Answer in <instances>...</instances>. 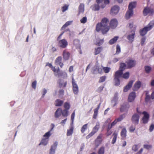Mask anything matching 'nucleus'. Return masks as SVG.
Here are the masks:
<instances>
[{"label": "nucleus", "mask_w": 154, "mask_h": 154, "mask_svg": "<svg viewBox=\"0 0 154 154\" xmlns=\"http://www.w3.org/2000/svg\"><path fill=\"white\" fill-rule=\"evenodd\" d=\"M109 23L108 19L105 17L103 18L100 23H98L96 26V30L97 32L101 31L103 34H106L109 30V27L108 26Z\"/></svg>", "instance_id": "obj_1"}, {"label": "nucleus", "mask_w": 154, "mask_h": 154, "mask_svg": "<svg viewBox=\"0 0 154 154\" xmlns=\"http://www.w3.org/2000/svg\"><path fill=\"white\" fill-rule=\"evenodd\" d=\"M154 26V21H151L146 26L140 30V33L141 35L143 36L147 33V32L150 30Z\"/></svg>", "instance_id": "obj_2"}, {"label": "nucleus", "mask_w": 154, "mask_h": 154, "mask_svg": "<svg viewBox=\"0 0 154 154\" xmlns=\"http://www.w3.org/2000/svg\"><path fill=\"white\" fill-rule=\"evenodd\" d=\"M136 5L135 2H132L130 3L128 6L129 10L127 12L125 17L126 19H128L132 16L133 14V9L134 8Z\"/></svg>", "instance_id": "obj_3"}, {"label": "nucleus", "mask_w": 154, "mask_h": 154, "mask_svg": "<svg viewBox=\"0 0 154 154\" xmlns=\"http://www.w3.org/2000/svg\"><path fill=\"white\" fill-rule=\"evenodd\" d=\"M125 62L128 69H131L134 67L137 63L135 60L131 58L127 59Z\"/></svg>", "instance_id": "obj_4"}, {"label": "nucleus", "mask_w": 154, "mask_h": 154, "mask_svg": "<svg viewBox=\"0 0 154 154\" xmlns=\"http://www.w3.org/2000/svg\"><path fill=\"white\" fill-rule=\"evenodd\" d=\"M99 128L100 124L99 122H97L95 126L93 128L92 131L86 136V139H89L94 135L98 131Z\"/></svg>", "instance_id": "obj_5"}, {"label": "nucleus", "mask_w": 154, "mask_h": 154, "mask_svg": "<svg viewBox=\"0 0 154 154\" xmlns=\"http://www.w3.org/2000/svg\"><path fill=\"white\" fill-rule=\"evenodd\" d=\"M68 45V42L65 39H63L59 41L58 45V46L62 48H66Z\"/></svg>", "instance_id": "obj_6"}, {"label": "nucleus", "mask_w": 154, "mask_h": 154, "mask_svg": "<svg viewBox=\"0 0 154 154\" xmlns=\"http://www.w3.org/2000/svg\"><path fill=\"white\" fill-rule=\"evenodd\" d=\"M73 91L75 94H77L79 92V88L78 85L75 82V80L73 78L72 79Z\"/></svg>", "instance_id": "obj_7"}, {"label": "nucleus", "mask_w": 154, "mask_h": 154, "mask_svg": "<svg viewBox=\"0 0 154 154\" xmlns=\"http://www.w3.org/2000/svg\"><path fill=\"white\" fill-rule=\"evenodd\" d=\"M140 116L137 114H134L131 118V121L135 125L138 124Z\"/></svg>", "instance_id": "obj_8"}, {"label": "nucleus", "mask_w": 154, "mask_h": 154, "mask_svg": "<svg viewBox=\"0 0 154 154\" xmlns=\"http://www.w3.org/2000/svg\"><path fill=\"white\" fill-rule=\"evenodd\" d=\"M130 107V106L128 103H124L121 106L120 111L121 112H127Z\"/></svg>", "instance_id": "obj_9"}, {"label": "nucleus", "mask_w": 154, "mask_h": 154, "mask_svg": "<svg viewBox=\"0 0 154 154\" xmlns=\"http://www.w3.org/2000/svg\"><path fill=\"white\" fill-rule=\"evenodd\" d=\"M119 6L115 5L111 8L110 14L111 15H114L117 14L119 12Z\"/></svg>", "instance_id": "obj_10"}, {"label": "nucleus", "mask_w": 154, "mask_h": 154, "mask_svg": "<svg viewBox=\"0 0 154 154\" xmlns=\"http://www.w3.org/2000/svg\"><path fill=\"white\" fill-rule=\"evenodd\" d=\"M142 114L144 115L142 118L143 122L144 124L146 123L149 121V115L146 111L143 112Z\"/></svg>", "instance_id": "obj_11"}, {"label": "nucleus", "mask_w": 154, "mask_h": 154, "mask_svg": "<svg viewBox=\"0 0 154 154\" xmlns=\"http://www.w3.org/2000/svg\"><path fill=\"white\" fill-rule=\"evenodd\" d=\"M58 145V142H55L53 145H52L50 149V152L49 154H54L55 152V151Z\"/></svg>", "instance_id": "obj_12"}, {"label": "nucleus", "mask_w": 154, "mask_h": 154, "mask_svg": "<svg viewBox=\"0 0 154 154\" xmlns=\"http://www.w3.org/2000/svg\"><path fill=\"white\" fill-rule=\"evenodd\" d=\"M110 26L112 29H115L117 26L118 24L117 20L116 19H112L110 22Z\"/></svg>", "instance_id": "obj_13"}, {"label": "nucleus", "mask_w": 154, "mask_h": 154, "mask_svg": "<svg viewBox=\"0 0 154 154\" xmlns=\"http://www.w3.org/2000/svg\"><path fill=\"white\" fill-rule=\"evenodd\" d=\"M136 97V93L132 92L129 95L128 98V101L130 102H133Z\"/></svg>", "instance_id": "obj_14"}, {"label": "nucleus", "mask_w": 154, "mask_h": 154, "mask_svg": "<svg viewBox=\"0 0 154 154\" xmlns=\"http://www.w3.org/2000/svg\"><path fill=\"white\" fill-rule=\"evenodd\" d=\"M153 10L149 7L145 8L143 10V13L144 16L147 15L148 14L151 13V14H153Z\"/></svg>", "instance_id": "obj_15"}, {"label": "nucleus", "mask_w": 154, "mask_h": 154, "mask_svg": "<svg viewBox=\"0 0 154 154\" xmlns=\"http://www.w3.org/2000/svg\"><path fill=\"white\" fill-rule=\"evenodd\" d=\"M118 93H116L115 94L114 97L111 101V103L113 107L115 106L117 104V102L118 99Z\"/></svg>", "instance_id": "obj_16"}, {"label": "nucleus", "mask_w": 154, "mask_h": 154, "mask_svg": "<svg viewBox=\"0 0 154 154\" xmlns=\"http://www.w3.org/2000/svg\"><path fill=\"white\" fill-rule=\"evenodd\" d=\"M135 33L134 31H132L131 33L127 37V38L132 43L134 40Z\"/></svg>", "instance_id": "obj_17"}, {"label": "nucleus", "mask_w": 154, "mask_h": 154, "mask_svg": "<svg viewBox=\"0 0 154 154\" xmlns=\"http://www.w3.org/2000/svg\"><path fill=\"white\" fill-rule=\"evenodd\" d=\"M133 82L132 81H130L128 84L124 87L123 91L124 92H127L132 87Z\"/></svg>", "instance_id": "obj_18"}, {"label": "nucleus", "mask_w": 154, "mask_h": 154, "mask_svg": "<svg viewBox=\"0 0 154 154\" xmlns=\"http://www.w3.org/2000/svg\"><path fill=\"white\" fill-rule=\"evenodd\" d=\"M70 53L66 50H65L63 52V58L65 60H68L70 56Z\"/></svg>", "instance_id": "obj_19"}, {"label": "nucleus", "mask_w": 154, "mask_h": 154, "mask_svg": "<svg viewBox=\"0 0 154 154\" xmlns=\"http://www.w3.org/2000/svg\"><path fill=\"white\" fill-rule=\"evenodd\" d=\"M123 72L122 71L120 70H118L116 72L114 75V78L116 79H119L121 77H122V75Z\"/></svg>", "instance_id": "obj_20"}, {"label": "nucleus", "mask_w": 154, "mask_h": 154, "mask_svg": "<svg viewBox=\"0 0 154 154\" xmlns=\"http://www.w3.org/2000/svg\"><path fill=\"white\" fill-rule=\"evenodd\" d=\"M62 60V57H57L55 60V63L56 65H59L60 67L62 68L63 64L61 62Z\"/></svg>", "instance_id": "obj_21"}, {"label": "nucleus", "mask_w": 154, "mask_h": 154, "mask_svg": "<svg viewBox=\"0 0 154 154\" xmlns=\"http://www.w3.org/2000/svg\"><path fill=\"white\" fill-rule=\"evenodd\" d=\"M141 82L140 81L137 82L135 84L133 87L134 91H137L140 88Z\"/></svg>", "instance_id": "obj_22"}, {"label": "nucleus", "mask_w": 154, "mask_h": 154, "mask_svg": "<svg viewBox=\"0 0 154 154\" xmlns=\"http://www.w3.org/2000/svg\"><path fill=\"white\" fill-rule=\"evenodd\" d=\"M125 116V114H123L120 115L118 118L114 120V122L116 124L117 122H120L122 121Z\"/></svg>", "instance_id": "obj_23"}, {"label": "nucleus", "mask_w": 154, "mask_h": 154, "mask_svg": "<svg viewBox=\"0 0 154 154\" xmlns=\"http://www.w3.org/2000/svg\"><path fill=\"white\" fill-rule=\"evenodd\" d=\"M127 131L125 128H123L121 133V135L122 137V138L124 140L125 139L127 136Z\"/></svg>", "instance_id": "obj_24"}, {"label": "nucleus", "mask_w": 154, "mask_h": 154, "mask_svg": "<svg viewBox=\"0 0 154 154\" xmlns=\"http://www.w3.org/2000/svg\"><path fill=\"white\" fill-rule=\"evenodd\" d=\"M74 130V127L72 125H71L70 127V129L67 130L66 135L67 136H69L71 135L73 133Z\"/></svg>", "instance_id": "obj_25"}, {"label": "nucleus", "mask_w": 154, "mask_h": 154, "mask_svg": "<svg viewBox=\"0 0 154 154\" xmlns=\"http://www.w3.org/2000/svg\"><path fill=\"white\" fill-rule=\"evenodd\" d=\"M110 122V119H108L107 120L106 122H106H108L109 124L108 125V127L107 129L109 130H110V129L112 128V127L114 126L116 124L113 121L110 124L109 123Z\"/></svg>", "instance_id": "obj_26"}, {"label": "nucleus", "mask_w": 154, "mask_h": 154, "mask_svg": "<svg viewBox=\"0 0 154 154\" xmlns=\"http://www.w3.org/2000/svg\"><path fill=\"white\" fill-rule=\"evenodd\" d=\"M57 72L58 74V75L59 77L61 76L65 77L67 76V74L66 72L63 71L60 72V69L59 68L57 70Z\"/></svg>", "instance_id": "obj_27"}, {"label": "nucleus", "mask_w": 154, "mask_h": 154, "mask_svg": "<svg viewBox=\"0 0 154 154\" xmlns=\"http://www.w3.org/2000/svg\"><path fill=\"white\" fill-rule=\"evenodd\" d=\"M63 103V101L59 99H57L55 102V105L57 106H61Z\"/></svg>", "instance_id": "obj_28"}, {"label": "nucleus", "mask_w": 154, "mask_h": 154, "mask_svg": "<svg viewBox=\"0 0 154 154\" xmlns=\"http://www.w3.org/2000/svg\"><path fill=\"white\" fill-rule=\"evenodd\" d=\"M51 125H53V127L51 128V130L50 131H48V132L45 133V134L44 135V137H45V139H48V138L51 135V133L50 131H52L53 130V128L54 126V124H52Z\"/></svg>", "instance_id": "obj_29"}, {"label": "nucleus", "mask_w": 154, "mask_h": 154, "mask_svg": "<svg viewBox=\"0 0 154 154\" xmlns=\"http://www.w3.org/2000/svg\"><path fill=\"white\" fill-rule=\"evenodd\" d=\"M61 108H59L57 109L55 113V116L56 118H59L61 116Z\"/></svg>", "instance_id": "obj_30"}, {"label": "nucleus", "mask_w": 154, "mask_h": 154, "mask_svg": "<svg viewBox=\"0 0 154 154\" xmlns=\"http://www.w3.org/2000/svg\"><path fill=\"white\" fill-rule=\"evenodd\" d=\"M84 5L83 4H81L79 7V13H83L84 10Z\"/></svg>", "instance_id": "obj_31"}, {"label": "nucleus", "mask_w": 154, "mask_h": 154, "mask_svg": "<svg viewBox=\"0 0 154 154\" xmlns=\"http://www.w3.org/2000/svg\"><path fill=\"white\" fill-rule=\"evenodd\" d=\"M118 135V133L116 132V131H115L113 134L112 135L114 136L112 140V143L113 144H114L116 142L117 136Z\"/></svg>", "instance_id": "obj_32"}, {"label": "nucleus", "mask_w": 154, "mask_h": 154, "mask_svg": "<svg viewBox=\"0 0 154 154\" xmlns=\"http://www.w3.org/2000/svg\"><path fill=\"white\" fill-rule=\"evenodd\" d=\"M119 38L118 36H115L113 38L110 39L109 41V43L110 45H112L115 43Z\"/></svg>", "instance_id": "obj_33"}, {"label": "nucleus", "mask_w": 154, "mask_h": 154, "mask_svg": "<svg viewBox=\"0 0 154 154\" xmlns=\"http://www.w3.org/2000/svg\"><path fill=\"white\" fill-rule=\"evenodd\" d=\"M127 66V65L125 63H121L119 67V70L123 72V71L126 68Z\"/></svg>", "instance_id": "obj_34"}, {"label": "nucleus", "mask_w": 154, "mask_h": 154, "mask_svg": "<svg viewBox=\"0 0 154 154\" xmlns=\"http://www.w3.org/2000/svg\"><path fill=\"white\" fill-rule=\"evenodd\" d=\"M61 113L62 115L64 117H67L69 115V111L66 109H64L62 110L61 109Z\"/></svg>", "instance_id": "obj_35"}, {"label": "nucleus", "mask_w": 154, "mask_h": 154, "mask_svg": "<svg viewBox=\"0 0 154 154\" xmlns=\"http://www.w3.org/2000/svg\"><path fill=\"white\" fill-rule=\"evenodd\" d=\"M144 68L145 71L146 73H149L152 70L151 67L149 66H144Z\"/></svg>", "instance_id": "obj_36"}, {"label": "nucleus", "mask_w": 154, "mask_h": 154, "mask_svg": "<svg viewBox=\"0 0 154 154\" xmlns=\"http://www.w3.org/2000/svg\"><path fill=\"white\" fill-rule=\"evenodd\" d=\"M48 142V140L47 139H43L42 140L41 142L39 144V145H40L42 144L44 146H45L47 144Z\"/></svg>", "instance_id": "obj_37"}, {"label": "nucleus", "mask_w": 154, "mask_h": 154, "mask_svg": "<svg viewBox=\"0 0 154 154\" xmlns=\"http://www.w3.org/2000/svg\"><path fill=\"white\" fill-rule=\"evenodd\" d=\"M102 50V48L101 47H99L97 48H95L94 53V55H97L99 54L101 52Z\"/></svg>", "instance_id": "obj_38"}, {"label": "nucleus", "mask_w": 154, "mask_h": 154, "mask_svg": "<svg viewBox=\"0 0 154 154\" xmlns=\"http://www.w3.org/2000/svg\"><path fill=\"white\" fill-rule=\"evenodd\" d=\"M109 0H104V3L100 5V7L102 8H103L106 7V5L109 4Z\"/></svg>", "instance_id": "obj_39"}, {"label": "nucleus", "mask_w": 154, "mask_h": 154, "mask_svg": "<svg viewBox=\"0 0 154 154\" xmlns=\"http://www.w3.org/2000/svg\"><path fill=\"white\" fill-rule=\"evenodd\" d=\"M99 4H95L92 6V10L94 11H97L99 10L100 5Z\"/></svg>", "instance_id": "obj_40"}, {"label": "nucleus", "mask_w": 154, "mask_h": 154, "mask_svg": "<svg viewBox=\"0 0 154 154\" xmlns=\"http://www.w3.org/2000/svg\"><path fill=\"white\" fill-rule=\"evenodd\" d=\"M72 23V21H68L62 27L61 29V30H63V29H65L66 27L67 26L69 25H70L71 23Z\"/></svg>", "instance_id": "obj_41"}, {"label": "nucleus", "mask_w": 154, "mask_h": 154, "mask_svg": "<svg viewBox=\"0 0 154 154\" xmlns=\"http://www.w3.org/2000/svg\"><path fill=\"white\" fill-rule=\"evenodd\" d=\"M129 76L130 73L128 72H127L122 75V78L126 79H128L129 78Z\"/></svg>", "instance_id": "obj_42"}, {"label": "nucleus", "mask_w": 154, "mask_h": 154, "mask_svg": "<svg viewBox=\"0 0 154 154\" xmlns=\"http://www.w3.org/2000/svg\"><path fill=\"white\" fill-rule=\"evenodd\" d=\"M105 151V148L103 146L101 147L99 149L98 154H104Z\"/></svg>", "instance_id": "obj_43"}, {"label": "nucleus", "mask_w": 154, "mask_h": 154, "mask_svg": "<svg viewBox=\"0 0 154 154\" xmlns=\"http://www.w3.org/2000/svg\"><path fill=\"white\" fill-rule=\"evenodd\" d=\"M88 124L84 125L81 128V131L82 133H83L87 129Z\"/></svg>", "instance_id": "obj_44"}, {"label": "nucleus", "mask_w": 154, "mask_h": 154, "mask_svg": "<svg viewBox=\"0 0 154 154\" xmlns=\"http://www.w3.org/2000/svg\"><path fill=\"white\" fill-rule=\"evenodd\" d=\"M64 107L65 109H66L68 110L70 107L69 104L67 102H65L64 104Z\"/></svg>", "instance_id": "obj_45"}, {"label": "nucleus", "mask_w": 154, "mask_h": 154, "mask_svg": "<svg viewBox=\"0 0 154 154\" xmlns=\"http://www.w3.org/2000/svg\"><path fill=\"white\" fill-rule=\"evenodd\" d=\"M110 68L108 67H103V69L105 73H108L110 70Z\"/></svg>", "instance_id": "obj_46"}, {"label": "nucleus", "mask_w": 154, "mask_h": 154, "mask_svg": "<svg viewBox=\"0 0 154 154\" xmlns=\"http://www.w3.org/2000/svg\"><path fill=\"white\" fill-rule=\"evenodd\" d=\"M115 85L118 86L120 84V81L119 79L114 78V79Z\"/></svg>", "instance_id": "obj_47"}, {"label": "nucleus", "mask_w": 154, "mask_h": 154, "mask_svg": "<svg viewBox=\"0 0 154 154\" xmlns=\"http://www.w3.org/2000/svg\"><path fill=\"white\" fill-rule=\"evenodd\" d=\"M87 20V18L86 17H85L80 20V22L82 23H85L86 22Z\"/></svg>", "instance_id": "obj_48"}, {"label": "nucleus", "mask_w": 154, "mask_h": 154, "mask_svg": "<svg viewBox=\"0 0 154 154\" xmlns=\"http://www.w3.org/2000/svg\"><path fill=\"white\" fill-rule=\"evenodd\" d=\"M75 116V110L74 112L72 113L71 116V119L72 121L71 125H73L74 121V118Z\"/></svg>", "instance_id": "obj_49"}, {"label": "nucleus", "mask_w": 154, "mask_h": 154, "mask_svg": "<svg viewBox=\"0 0 154 154\" xmlns=\"http://www.w3.org/2000/svg\"><path fill=\"white\" fill-rule=\"evenodd\" d=\"M138 147L137 145H134L132 146V149L134 152H136L138 149Z\"/></svg>", "instance_id": "obj_50"}, {"label": "nucleus", "mask_w": 154, "mask_h": 154, "mask_svg": "<svg viewBox=\"0 0 154 154\" xmlns=\"http://www.w3.org/2000/svg\"><path fill=\"white\" fill-rule=\"evenodd\" d=\"M69 5H65L64 6L62 7V12H64L66 10H67L68 8Z\"/></svg>", "instance_id": "obj_51"}, {"label": "nucleus", "mask_w": 154, "mask_h": 154, "mask_svg": "<svg viewBox=\"0 0 154 154\" xmlns=\"http://www.w3.org/2000/svg\"><path fill=\"white\" fill-rule=\"evenodd\" d=\"M106 76H103L100 77L99 80V82H104L106 79Z\"/></svg>", "instance_id": "obj_52"}, {"label": "nucleus", "mask_w": 154, "mask_h": 154, "mask_svg": "<svg viewBox=\"0 0 154 154\" xmlns=\"http://www.w3.org/2000/svg\"><path fill=\"white\" fill-rule=\"evenodd\" d=\"M121 52V49L120 46L117 45L116 46V54H119Z\"/></svg>", "instance_id": "obj_53"}, {"label": "nucleus", "mask_w": 154, "mask_h": 154, "mask_svg": "<svg viewBox=\"0 0 154 154\" xmlns=\"http://www.w3.org/2000/svg\"><path fill=\"white\" fill-rule=\"evenodd\" d=\"M98 111H97V110H94V114L93 116V118L94 119H96L97 118V116L98 114Z\"/></svg>", "instance_id": "obj_54"}, {"label": "nucleus", "mask_w": 154, "mask_h": 154, "mask_svg": "<svg viewBox=\"0 0 154 154\" xmlns=\"http://www.w3.org/2000/svg\"><path fill=\"white\" fill-rule=\"evenodd\" d=\"M149 95H147V93L146 94V96L145 98V101L146 102H148L149 101L151 98Z\"/></svg>", "instance_id": "obj_55"}, {"label": "nucleus", "mask_w": 154, "mask_h": 154, "mask_svg": "<svg viewBox=\"0 0 154 154\" xmlns=\"http://www.w3.org/2000/svg\"><path fill=\"white\" fill-rule=\"evenodd\" d=\"M37 82L36 81H35L32 83V86L33 88L35 89L36 88Z\"/></svg>", "instance_id": "obj_56"}, {"label": "nucleus", "mask_w": 154, "mask_h": 154, "mask_svg": "<svg viewBox=\"0 0 154 154\" xmlns=\"http://www.w3.org/2000/svg\"><path fill=\"white\" fill-rule=\"evenodd\" d=\"M146 40V38L145 37H143L141 38L140 43L142 45H143L144 44Z\"/></svg>", "instance_id": "obj_57"}, {"label": "nucleus", "mask_w": 154, "mask_h": 154, "mask_svg": "<svg viewBox=\"0 0 154 154\" xmlns=\"http://www.w3.org/2000/svg\"><path fill=\"white\" fill-rule=\"evenodd\" d=\"M112 133V131L111 130H109L107 129V132L106 134V135L107 137L111 135Z\"/></svg>", "instance_id": "obj_58"}, {"label": "nucleus", "mask_w": 154, "mask_h": 154, "mask_svg": "<svg viewBox=\"0 0 154 154\" xmlns=\"http://www.w3.org/2000/svg\"><path fill=\"white\" fill-rule=\"evenodd\" d=\"M58 82L59 84V87L60 88H61L63 86V82L61 79L59 80Z\"/></svg>", "instance_id": "obj_59"}, {"label": "nucleus", "mask_w": 154, "mask_h": 154, "mask_svg": "<svg viewBox=\"0 0 154 154\" xmlns=\"http://www.w3.org/2000/svg\"><path fill=\"white\" fill-rule=\"evenodd\" d=\"M143 147L146 149H148L151 148L152 146L149 145H144Z\"/></svg>", "instance_id": "obj_60"}, {"label": "nucleus", "mask_w": 154, "mask_h": 154, "mask_svg": "<svg viewBox=\"0 0 154 154\" xmlns=\"http://www.w3.org/2000/svg\"><path fill=\"white\" fill-rule=\"evenodd\" d=\"M104 88V87L102 86H100L98 88L97 90V92H101L103 90V88Z\"/></svg>", "instance_id": "obj_61"}, {"label": "nucleus", "mask_w": 154, "mask_h": 154, "mask_svg": "<svg viewBox=\"0 0 154 154\" xmlns=\"http://www.w3.org/2000/svg\"><path fill=\"white\" fill-rule=\"evenodd\" d=\"M135 130V127L132 126H131L129 129V131L131 132H133Z\"/></svg>", "instance_id": "obj_62"}, {"label": "nucleus", "mask_w": 154, "mask_h": 154, "mask_svg": "<svg viewBox=\"0 0 154 154\" xmlns=\"http://www.w3.org/2000/svg\"><path fill=\"white\" fill-rule=\"evenodd\" d=\"M96 1L97 4H99L100 5H101L103 4V0H96Z\"/></svg>", "instance_id": "obj_63"}, {"label": "nucleus", "mask_w": 154, "mask_h": 154, "mask_svg": "<svg viewBox=\"0 0 154 154\" xmlns=\"http://www.w3.org/2000/svg\"><path fill=\"white\" fill-rule=\"evenodd\" d=\"M64 91L63 89H61L59 91V95H63L64 94Z\"/></svg>", "instance_id": "obj_64"}]
</instances>
